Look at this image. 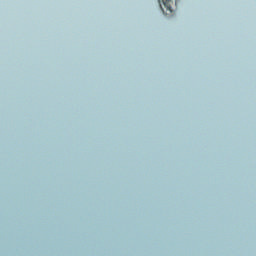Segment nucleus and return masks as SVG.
I'll return each mask as SVG.
<instances>
[{"label":"nucleus","instance_id":"nucleus-1","mask_svg":"<svg viewBox=\"0 0 256 256\" xmlns=\"http://www.w3.org/2000/svg\"><path fill=\"white\" fill-rule=\"evenodd\" d=\"M158 2L164 15H173L177 9V0H158Z\"/></svg>","mask_w":256,"mask_h":256}]
</instances>
